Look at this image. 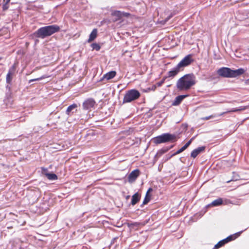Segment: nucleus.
Returning a JSON list of instances; mask_svg holds the SVG:
<instances>
[{
    "label": "nucleus",
    "mask_w": 249,
    "mask_h": 249,
    "mask_svg": "<svg viewBox=\"0 0 249 249\" xmlns=\"http://www.w3.org/2000/svg\"><path fill=\"white\" fill-rule=\"evenodd\" d=\"M241 232H237L233 235H230L227 238L219 241L217 244H216L214 247V249H217L220 247L223 246L225 244L228 243L229 241L233 240L239 236Z\"/></svg>",
    "instance_id": "39448f33"
},
{
    "label": "nucleus",
    "mask_w": 249,
    "mask_h": 249,
    "mask_svg": "<svg viewBox=\"0 0 249 249\" xmlns=\"http://www.w3.org/2000/svg\"><path fill=\"white\" fill-rule=\"evenodd\" d=\"M166 152V150H161L158 153H157V155H159V156H160L162 154H163V153H164L165 152Z\"/></svg>",
    "instance_id": "c756f323"
},
{
    "label": "nucleus",
    "mask_w": 249,
    "mask_h": 249,
    "mask_svg": "<svg viewBox=\"0 0 249 249\" xmlns=\"http://www.w3.org/2000/svg\"><path fill=\"white\" fill-rule=\"evenodd\" d=\"M214 116L213 115H210L209 116L201 118L202 120H208L210 119L213 118Z\"/></svg>",
    "instance_id": "c85d7f7f"
},
{
    "label": "nucleus",
    "mask_w": 249,
    "mask_h": 249,
    "mask_svg": "<svg viewBox=\"0 0 249 249\" xmlns=\"http://www.w3.org/2000/svg\"><path fill=\"white\" fill-rule=\"evenodd\" d=\"M16 71V67L13 65L11 67L9 70V71L6 76V82L8 83H10L12 79V76L14 74Z\"/></svg>",
    "instance_id": "1a4fd4ad"
},
{
    "label": "nucleus",
    "mask_w": 249,
    "mask_h": 249,
    "mask_svg": "<svg viewBox=\"0 0 249 249\" xmlns=\"http://www.w3.org/2000/svg\"><path fill=\"white\" fill-rule=\"evenodd\" d=\"M140 96V93L137 90H129L126 92L124 96L123 103L131 102L138 99Z\"/></svg>",
    "instance_id": "7ed1b4c3"
},
{
    "label": "nucleus",
    "mask_w": 249,
    "mask_h": 249,
    "mask_svg": "<svg viewBox=\"0 0 249 249\" xmlns=\"http://www.w3.org/2000/svg\"><path fill=\"white\" fill-rule=\"evenodd\" d=\"M46 177L48 179L51 180H54L57 179V176L53 173H49L48 174H47Z\"/></svg>",
    "instance_id": "4be33fe9"
},
{
    "label": "nucleus",
    "mask_w": 249,
    "mask_h": 249,
    "mask_svg": "<svg viewBox=\"0 0 249 249\" xmlns=\"http://www.w3.org/2000/svg\"><path fill=\"white\" fill-rule=\"evenodd\" d=\"M156 88V86H153L152 88V89L155 90Z\"/></svg>",
    "instance_id": "473e14b6"
},
{
    "label": "nucleus",
    "mask_w": 249,
    "mask_h": 249,
    "mask_svg": "<svg viewBox=\"0 0 249 249\" xmlns=\"http://www.w3.org/2000/svg\"><path fill=\"white\" fill-rule=\"evenodd\" d=\"M152 191L151 188H149L147 191L146 196H145L144 199L143 201L142 204L145 205L150 200V196L149 195V193Z\"/></svg>",
    "instance_id": "412c9836"
},
{
    "label": "nucleus",
    "mask_w": 249,
    "mask_h": 249,
    "mask_svg": "<svg viewBox=\"0 0 249 249\" xmlns=\"http://www.w3.org/2000/svg\"><path fill=\"white\" fill-rule=\"evenodd\" d=\"M77 107V105H76V104H72V105H71L70 106L68 107V108H67V110H66V113H67V114L69 115V114H70V112H71L72 110H73L74 109L76 108Z\"/></svg>",
    "instance_id": "5701e85b"
},
{
    "label": "nucleus",
    "mask_w": 249,
    "mask_h": 249,
    "mask_svg": "<svg viewBox=\"0 0 249 249\" xmlns=\"http://www.w3.org/2000/svg\"><path fill=\"white\" fill-rule=\"evenodd\" d=\"M204 147H200L194 150L191 153V157L195 158L201 152L204 150Z\"/></svg>",
    "instance_id": "2eb2a0df"
},
{
    "label": "nucleus",
    "mask_w": 249,
    "mask_h": 249,
    "mask_svg": "<svg viewBox=\"0 0 249 249\" xmlns=\"http://www.w3.org/2000/svg\"><path fill=\"white\" fill-rule=\"evenodd\" d=\"M188 95H179L177 96L173 103H172V105L173 106H178V105L181 101L186 97H188Z\"/></svg>",
    "instance_id": "ddd939ff"
},
{
    "label": "nucleus",
    "mask_w": 249,
    "mask_h": 249,
    "mask_svg": "<svg viewBox=\"0 0 249 249\" xmlns=\"http://www.w3.org/2000/svg\"><path fill=\"white\" fill-rule=\"evenodd\" d=\"M194 139V138H192L189 142H188L185 145H184L183 147H182L180 149H179L178 150L175 154H178L182 152H183L184 150H185L191 143L193 140Z\"/></svg>",
    "instance_id": "a211bd4d"
},
{
    "label": "nucleus",
    "mask_w": 249,
    "mask_h": 249,
    "mask_svg": "<svg viewBox=\"0 0 249 249\" xmlns=\"http://www.w3.org/2000/svg\"><path fill=\"white\" fill-rule=\"evenodd\" d=\"M97 35V30L96 29H94L92 30V32L89 35V38L88 39V42H90L92 41L96 37Z\"/></svg>",
    "instance_id": "f3484780"
},
{
    "label": "nucleus",
    "mask_w": 249,
    "mask_h": 249,
    "mask_svg": "<svg viewBox=\"0 0 249 249\" xmlns=\"http://www.w3.org/2000/svg\"><path fill=\"white\" fill-rule=\"evenodd\" d=\"M92 47L93 49H95L97 51H98L100 49V46L96 44V43H93L92 44Z\"/></svg>",
    "instance_id": "a878e982"
},
{
    "label": "nucleus",
    "mask_w": 249,
    "mask_h": 249,
    "mask_svg": "<svg viewBox=\"0 0 249 249\" xmlns=\"http://www.w3.org/2000/svg\"><path fill=\"white\" fill-rule=\"evenodd\" d=\"M127 13H122L120 11H115L112 14V15L115 17L114 19L115 21L120 19L123 16H127Z\"/></svg>",
    "instance_id": "f8f14e48"
},
{
    "label": "nucleus",
    "mask_w": 249,
    "mask_h": 249,
    "mask_svg": "<svg viewBox=\"0 0 249 249\" xmlns=\"http://www.w3.org/2000/svg\"><path fill=\"white\" fill-rule=\"evenodd\" d=\"M227 202L228 201L227 200H225L224 202H223L222 198H219L213 201L212 202V203L210 205V206H217L221 205L223 203L224 204H228Z\"/></svg>",
    "instance_id": "4468645a"
},
{
    "label": "nucleus",
    "mask_w": 249,
    "mask_h": 249,
    "mask_svg": "<svg viewBox=\"0 0 249 249\" xmlns=\"http://www.w3.org/2000/svg\"><path fill=\"white\" fill-rule=\"evenodd\" d=\"M60 28L56 25H50L39 28L36 33V36L42 38L50 36L59 31Z\"/></svg>",
    "instance_id": "f03ea898"
},
{
    "label": "nucleus",
    "mask_w": 249,
    "mask_h": 249,
    "mask_svg": "<svg viewBox=\"0 0 249 249\" xmlns=\"http://www.w3.org/2000/svg\"><path fill=\"white\" fill-rule=\"evenodd\" d=\"M5 3L3 5L2 8L4 11L6 10L8 8V3L6 1L4 2Z\"/></svg>",
    "instance_id": "cd10ccee"
},
{
    "label": "nucleus",
    "mask_w": 249,
    "mask_h": 249,
    "mask_svg": "<svg viewBox=\"0 0 249 249\" xmlns=\"http://www.w3.org/2000/svg\"><path fill=\"white\" fill-rule=\"evenodd\" d=\"M231 70L229 68L223 67L217 71V74L223 77L231 78Z\"/></svg>",
    "instance_id": "0eeeda50"
},
{
    "label": "nucleus",
    "mask_w": 249,
    "mask_h": 249,
    "mask_svg": "<svg viewBox=\"0 0 249 249\" xmlns=\"http://www.w3.org/2000/svg\"><path fill=\"white\" fill-rule=\"evenodd\" d=\"M95 102L92 99H88L83 104V107L84 109H89L94 107Z\"/></svg>",
    "instance_id": "6e6552de"
},
{
    "label": "nucleus",
    "mask_w": 249,
    "mask_h": 249,
    "mask_svg": "<svg viewBox=\"0 0 249 249\" xmlns=\"http://www.w3.org/2000/svg\"><path fill=\"white\" fill-rule=\"evenodd\" d=\"M245 72L244 69L240 68L236 70H232L231 72V78L236 77L243 74Z\"/></svg>",
    "instance_id": "9b49d317"
},
{
    "label": "nucleus",
    "mask_w": 249,
    "mask_h": 249,
    "mask_svg": "<svg viewBox=\"0 0 249 249\" xmlns=\"http://www.w3.org/2000/svg\"><path fill=\"white\" fill-rule=\"evenodd\" d=\"M140 199V196L138 193L135 194L132 197L131 204L132 205H135Z\"/></svg>",
    "instance_id": "6ab92c4d"
},
{
    "label": "nucleus",
    "mask_w": 249,
    "mask_h": 249,
    "mask_svg": "<svg viewBox=\"0 0 249 249\" xmlns=\"http://www.w3.org/2000/svg\"><path fill=\"white\" fill-rule=\"evenodd\" d=\"M193 60L191 55H188L185 57L177 65L182 71L184 67L190 65Z\"/></svg>",
    "instance_id": "423d86ee"
},
{
    "label": "nucleus",
    "mask_w": 249,
    "mask_h": 249,
    "mask_svg": "<svg viewBox=\"0 0 249 249\" xmlns=\"http://www.w3.org/2000/svg\"><path fill=\"white\" fill-rule=\"evenodd\" d=\"M175 138L176 137L174 135L165 133L155 138L153 141L155 143L159 144L171 141Z\"/></svg>",
    "instance_id": "20e7f679"
},
{
    "label": "nucleus",
    "mask_w": 249,
    "mask_h": 249,
    "mask_svg": "<svg viewBox=\"0 0 249 249\" xmlns=\"http://www.w3.org/2000/svg\"><path fill=\"white\" fill-rule=\"evenodd\" d=\"M248 108V107L247 106H244V107H241L239 108L233 109L230 111L229 112H236V111H241L245 110Z\"/></svg>",
    "instance_id": "b1692460"
},
{
    "label": "nucleus",
    "mask_w": 249,
    "mask_h": 249,
    "mask_svg": "<svg viewBox=\"0 0 249 249\" xmlns=\"http://www.w3.org/2000/svg\"><path fill=\"white\" fill-rule=\"evenodd\" d=\"M196 78L192 74H186L180 78L176 83L177 89L180 91H187L195 85Z\"/></svg>",
    "instance_id": "f257e3e1"
},
{
    "label": "nucleus",
    "mask_w": 249,
    "mask_h": 249,
    "mask_svg": "<svg viewBox=\"0 0 249 249\" xmlns=\"http://www.w3.org/2000/svg\"><path fill=\"white\" fill-rule=\"evenodd\" d=\"M47 77V76H45V75H44V76H42L40 77H39V78H36V79H31L29 81V83H31L33 81H39V80H42L43 79H44L45 78Z\"/></svg>",
    "instance_id": "393cba45"
},
{
    "label": "nucleus",
    "mask_w": 249,
    "mask_h": 249,
    "mask_svg": "<svg viewBox=\"0 0 249 249\" xmlns=\"http://www.w3.org/2000/svg\"><path fill=\"white\" fill-rule=\"evenodd\" d=\"M181 69L177 66L172 71H170L168 73V76L169 77H172L175 76L177 73L181 71Z\"/></svg>",
    "instance_id": "dca6fc26"
},
{
    "label": "nucleus",
    "mask_w": 249,
    "mask_h": 249,
    "mask_svg": "<svg viewBox=\"0 0 249 249\" xmlns=\"http://www.w3.org/2000/svg\"><path fill=\"white\" fill-rule=\"evenodd\" d=\"M10 0H3V1H6L7 3H9L10 2Z\"/></svg>",
    "instance_id": "2f4dec72"
},
{
    "label": "nucleus",
    "mask_w": 249,
    "mask_h": 249,
    "mask_svg": "<svg viewBox=\"0 0 249 249\" xmlns=\"http://www.w3.org/2000/svg\"><path fill=\"white\" fill-rule=\"evenodd\" d=\"M115 75L116 72L115 71H111L105 74L103 78L106 79L107 80H109L113 78Z\"/></svg>",
    "instance_id": "aec40b11"
},
{
    "label": "nucleus",
    "mask_w": 249,
    "mask_h": 249,
    "mask_svg": "<svg viewBox=\"0 0 249 249\" xmlns=\"http://www.w3.org/2000/svg\"><path fill=\"white\" fill-rule=\"evenodd\" d=\"M41 171H42V174L44 175L45 176H47V174H48L49 173H48L47 169L43 168V167L41 168Z\"/></svg>",
    "instance_id": "bb28decb"
},
{
    "label": "nucleus",
    "mask_w": 249,
    "mask_h": 249,
    "mask_svg": "<svg viewBox=\"0 0 249 249\" xmlns=\"http://www.w3.org/2000/svg\"><path fill=\"white\" fill-rule=\"evenodd\" d=\"M139 171L138 170H135L132 171L128 176V181L130 182H133L138 177Z\"/></svg>",
    "instance_id": "9d476101"
},
{
    "label": "nucleus",
    "mask_w": 249,
    "mask_h": 249,
    "mask_svg": "<svg viewBox=\"0 0 249 249\" xmlns=\"http://www.w3.org/2000/svg\"><path fill=\"white\" fill-rule=\"evenodd\" d=\"M163 83V81H161V82H160L158 83L157 84V86H158V87H160V86L162 84V83Z\"/></svg>",
    "instance_id": "7c9ffc66"
},
{
    "label": "nucleus",
    "mask_w": 249,
    "mask_h": 249,
    "mask_svg": "<svg viewBox=\"0 0 249 249\" xmlns=\"http://www.w3.org/2000/svg\"><path fill=\"white\" fill-rule=\"evenodd\" d=\"M130 196H127L126 197V199H128L129 198Z\"/></svg>",
    "instance_id": "72a5a7b5"
}]
</instances>
